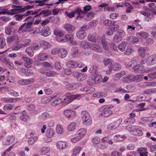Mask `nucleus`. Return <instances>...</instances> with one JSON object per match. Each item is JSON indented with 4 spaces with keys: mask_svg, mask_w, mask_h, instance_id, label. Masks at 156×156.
I'll return each instance as SVG.
<instances>
[{
    "mask_svg": "<svg viewBox=\"0 0 156 156\" xmlns=\"http://www.w3.org/2000/svg\"><path fill=\"white\" fill-rule=\"evenodd\" d=\"M146 62L149 66H152L156 63V55H152L149 56L146 60Z\"/></svg>",
    "mask_w": 156,
    "mask_h": 156,
    "instance_id": "6",
    "label": "nucleus"
},
{
    "mask_svg": "<svg viewBox=\"0 0 156 156\" xmlns=\"http://www.w3.org/2000/svg\"><path fill=\"white\" fill-rule=\"evenodd\" d=\"M54 34L56 36L62 37L64 34V33L63 31L61 30L56 28L54 31Z\"/></svg>",
    "mask_w": 156,
    "mask_h": 156,
    "instance_id": "34",
    "label": "nucleus"
},
{
    "mask_svg": "<svg viewBox=\"0 0 156 156\" xmlns=\"http://www.w3.org/2000/svg\"><path fill=\"white\" fill-rule=\"evenodd\" d=\"M62 99L60 98L56 99L53 101L51 103L52 106H55L62 102Z\"/></svg>",
    "mask_w": 156,
    "mask_h": 156,
    "instance_id": "49",
    "label": "nucleus"
},
{
    "mask_svg": "<svg viewBox=\"0 0 156 156\" xmlns=\"http://www.w3.org/2000/svg\"><path fill=\"white\" fill-rule=\"evenodd\" d=\"M24 15L23 14L19 13L16 14L14 16V17L16 21H20L25 18Z\"/></svg>",
    "mask_w": 156,
    "mask_h": 156,
    "instance_id": "36",
    "label": "nucleus"
},
{
    "mask_svg": "<svg viewBox=\"0 0 156 156\" xmlns=\"http://www.w3.org/2000/svg\"><path fill=\"white\" fill-rule=\"evenodd\" d=\"M87 77V75L86 73H79L77 78V80L79 81H82L84 80Z\"/></svg>",
    "mask_w": 156,
    "mask_h": 156,
    "instance_id": "38",
    "label": "nucleus"
},
{
    "mask_svg": "<svg viewBox=\"0 0 156 156\" xmlns=\"http://www.w3.org/2000/svg\"><path fill=\"white\" fill-rule=\"evenodd\" d=\"M23 47V43H18L13 47L12 48V49L13 51H18Z\"/></svg>",
    "mask_w": 156,
    "mask_h": 156,
    "instance_id": "40",
    "label": "nucleus"
},
{
    "mask_svg": "<svg viewBox=\"0 0 156 156\" xmlns=\"http://www.w3.org/2000/svg\"><path fill=\"white\" fill-rule=\"evenodd\" d=\"M118 34L115 35L113 38V41L116 43L122 40V37L120 34L118 32Z\"/></svg>",
    "mask_w": 156,
    "mask_h": 156,
    "instance_id": "45",
    "label": "nucleus"
},
{
    "mask_svg": "<svg viewBox=\"0 0 156 156\" xmlns=\"http://www.w3.org/2000/svg\"><path fill=\"white\" fill-rule=\"evenodd\" d=\"M34 18L29 16L26 18L24 21H28L27 23H24L19 28L18 30L19 32L23 33L26 32H30L32 30L33 22Z\"/></svg>",
    "mask_w": 156,
    "mask_h": 156,
    "instance_id": "1",
    "label": "nucleus"
},
{
    "mask_svg": "<svg viewBox=\"0 0 156 156\" xmlns=\"http://www.w3.org/2000/svg\"><path fill=\"white\" fill-rule=\"evenodd\" d=\"M31 41L30 39L27 38L23 39L22 42L23 43V44L24 47H27L29 45V43Z\"/></svg>",
    "mask_w": 156,
    "mask_h": 156,
    "instance_id": "60",
    "label": "nucleus"
},
{
    "mask_svg": "<svg viewBox=\"0 0 156 156\" xmlns=\"http://www.w3.org/2000/svg\"><path fill=\"white\" fill-rule=\"evenodd\" d=\"M133 75H126L123 78V81L126 83L131 82L133 81Z\"/></svg>",
    "mask_w": 156,
    "mask_h": 156,
    "instance_id": "22",
    "label": "nucleus"
},
{
    "mask_svg": "<svg viewBox=\"0 0 156 156\" xmlns=\"http://www.w3.org/2000/svg\"><path fill=\"white\" fill-rule=\"evenodd\" d=\"M76 37L80 39H83L86 37V34L84 31L79 30L76 33Z\"/></svg>",
    "mask_w": 156,
    "mask_h": 156,
    "instance_id": "20",
    "label": "nucleus"
},
{
    "mask_svg": "<svg viewBox=\"0 0 156 156\" xmlns=\"http://www.w3.org/2000/svg\"><path fill=\"white\" fill-rule=\"evenodd\" d=\"M34 50L32 46H30L26 48V52L29 56L32 57L34 55Z\"/></svg>",
    "mask_w": 156,
    "mask_h": 156,
    "instance_id": "26",
    "label": "nucleus"
},
{
    "mask_svg": "<svg viewBox=\"0 0 156 156\" xmlns=\"http://www.w3.org/2000/svg\"><path fill=\"white\" fill-rule=\"evenodd\" d=\"M122 119H119L116 122L109 124L107 126L108 129L110 130H112L115 129L119 126L122 122Z\"/></svg>",
    "mask_w": 156,
    "mask_h": 156,
    "instance_id": "5",
    "label": "nucleus"
},
{
    "mask_svg": "<svg viewBox=\"0 0 156 156\" xmlns=\"http://www.w3.org/2000/svg\"><path fill=\"white\" fill-rule=\"evenodd\" d=\"M91 43L85 41H83L80 43V46L83 49H90V46H91Z\"/></svg>",
    "mask_w": 156,
    "mask_h": 156,
    "instance_id": "18",
    "label": "nucleus"
},
{
    "mask_svg": "<svg viewBox=\"0 0 156 156\" xmlns=\"http://www.w3.org/2000/svg\"><path fill=\"white\" fill-rule=\"evenodd\" d=\"M51 10H43L40 13L36 15L34 17L37 18V17H40L41 16H48L51 14Z\"/></svg>",
    "mask_w": 156,
    "mask_h": 156,
    "instance_id": "17",
    "label": "nucleus"
},
{
    "mask_svg": "<svg viewBox=\"0 0 156 156\" xmlns=\"http://www.w3.org/2000/svg\"><path fill=\"white\" fill-rule=\"evenodd\" d=\"M48 57L47 54L44 53H40L37 56L38 59L41 61L45 60Z\"/></svg>",
    "mask_w": 156,
    "mask_h": 156,
    "instance_id": "23",
    "label": "nucleus"
},
{
    "mask_svg": "<svg viewBox=\"0 0 156 156\" xmlns=\"http://www.w3.org/2000/svg\"><path fill=\"white\" fill-rule=\"evenodd\" d=\"M65 115L68 118H71L75 115V112L71 110H67L64 111Z\"/></svg>",
    "mask_w": 156,
    "mask_h": 156,
    "instance_id": "21",
    "label": "nucleus"
},
{
    "mask_svg": "<svg viewBox=\"0 0 156 156\" xmlns=\"http://www.w3.org/2000/svg\"><path fill=\"white\" fill-rule=\"evenodd\" d=\"M64 131L62 126L60 124H58L56 126V131L58 133L62 134Z\"/></svg>",
    "mask_w": 156,
    "mask_h": 156,
    "instance_id": "47",
    "label": "nucleus"
},
{
    "mask_svg": "<svg viewBox=\"0 0 156 156\" xmlns=\"http://www.w3.org/2000/svg\"><path fill=\"white\" fill-rule=\"evenodd\" d=\"M92 142L94 144H98L100 142V139L99 137H95L92 139Z\"/></svg>",
    "mask_w": 156,
    "mask_h": 156,
    "instance_id": "58",
    "label": "nucleus"
},
{
    "mask_svg": "<svg viewBox=\"0 0 156 156\" xmlns=\"http://www.w3.org/2000/svg\"><path fill=\"white\" fill-rule=\"evenodd\" d=\"M1 101L7 103H15L20 99L19 98H3L1 99Z\"/></svg>",
    "mask_w": 156,
    "mask_h": 156,
    "instance_id": "14",
    "label": "nucleus"
},
{
    "mask_svg": "<svg viewBox=\"0 0 156 156\" xmlns=\"http://www.w3.org/2000/svg\"><path fill=\"white\" fill-rule=\"evenodd\" d=\"M82 148L81 147L79 146H77L75 147L73 150V154L76 155L77 154H79Z\"/></svg>",
    "mask_w": 156,
    "mask_h": 156,
    "instance_id": "55",
    "label": "nucleus"
},
{
    "mask_svg": "<svg viewBox=\"0 0 156 156\" xmlns=\"http://www.w3.org/2000/svg\"><path fill=\"white\" fill-rule=\"evenodd\" d=\"M34 82V80L33 78L28 79H24L19 80L18 83L21 85H27L33 83Z\"/></svg>",
    "mask_w": 156,
    "mask_h": 156,
    "instance_id": "10",
    "label": "nucleus"
},
{
    "mask_svg": "<svg viewBox=\"0 0 156 156\" xmlns=\"http://www.w3.org/2000/svg\"><path fill=\"white\" fill-rule=\"evenodd\" d=\"M14 108L13 105L12 104H7L4 106L3 109L5 111H9L12 109Z\"/></svg>",
    "mask_w": 156,
    "mask_h": 156,
    "instance_id": "48",
    "label": "nucleus"
},
{
    "mask_svg": "<svg viewBox=\"0 0 156 156\" xmlns=\"http://www.w3.org/2000/svg\"><path fill=\"white\" fill-rule=\"evenodd\" d=\"M38 139L37 136H34L32 138H30L28 141V143L29 145H32Z\"/></svg>",
    "mask_w": 156,
    "mask_h": 156,
    "instance_id": "51",
    "label": "nucleus"
},
{
    "mask_svg": "<svg viewBox=\"0 0 156 156\" xmlns=\"http://www.w3.org/2000/svg\"><path fill=\"white\" fill-rule=\"evenodd\" d=\"M144 69V66L141 64H138L135 66H133V69L136 71H139L143 70Z\"/></svg>",
    "mask_w": 156,
    "mask_h": 156,
    "instance_id": "32",
    "label": "nucleus"
},
{
    "mask_svg": "<svg viewBox=\"0 0 156 156\" xmlns=\"http://www.w3.org/2000/svg\"><path fill=\"white\" fill-rule=\"evenodd\" d=\"M133 81H140L143 79V75H137L134 76H133Z\"/></svg>",
    "mask_w": 156,
    "mask_h": 156,
    "instance_id": "43",
    "label": "nucleus"
},
{
    "mask_svg": "<svg viewBox=\"0 0 156 156\" xmlns=\"http://www.w3.org/2000/svg\"><path fill=\"white\" fill-rule=\"evenodd\" d=\"M74 38V36L72 34H67L65 35V39L66 41H70L71 40H73Z\"/></svg>",
    "mask_w": 156,
    "mask_h": 156,
    "instance_id": "52",
    "label": "nucleus"
},
{
    "mask_svg": "<svg viewBox=\"0 0 156 156\" xmlns=\"http://www.w3.org/2000/svg\"><path fill=\"white\" fill-rule=\"evenodd\" d=\"M76 122H71L68 126L67 129L69 131H72L76 129Z\"/></svg>",
    "mask_w": 156,
    "mask_h": 156,
    "instance_id": "30",
    "label": "nucleus"
},
{
    "mask_svg": "<svg viewBox=\"0 0 156 156\" xmlns=\"http://www.w3.org/2000/svg\"><path fill=\"white\" fill-rule=\"evenodd\" d=\"M146 147H140L137 149V151L140 156H147L148 152Z\"/></svg>",
    "mask_w": 156,
    "mask_h": 156,
    "instance_id": "16",
    "label": "nucleus"
},
{
    "mask_svg": "<svg viewBox=\"0 0 156 156\" xmlns=\"http://www.w3.org/2000/svg\"><path fill=\"white\" fill-rule=\"evenodd\" d=\"M80 84L78 83L70 84V86H69V89L73 90L76 89L80 86Z\"/></svg>",
    "mask_w": 156,
    "mask_h": 156,
    "instance_id": "53",
    "label": "nucleus"
},
{
    "mask_svg": "<svg viewBox=\"0 0 156 156\" xmlns=\"http://www.w3.org/2000/svg\"><path fill=\"white\" fill-rule=\"evenodd\" d=\"M114 21L106 20L104 21V24L106 26H111Z\"/></svg>",
    "mask_w": 156,
    "mask_h": 156,
    "instance_id": "63",
    "label": "nucleus"
},
{
    "mask_svg": "<svg viewBox=\"0 0 156 156\" xmlns=\"http://www.w3.org/2000/svg\"><path fill=\"white\" fill-rule=\"evenodd\" d=\"M72 56L73 58H76L78 56V49L77 47H74L72 49Z\"/></svg>",
    "mask_w": 156,
    "mask_h": 156,
    "instance_id": "35",
    "label": "nucleus"
},
{
    "mask_svg": "<svg viewBox=\"0 0 156 156\" xmlns=\"http://www.w3.org/2000/svg\"><path fill=\"white\" fill-rule=\"evenodd\" d=\"M56 145L59 149L62 150L65 149L68 146L67 143L62 141H58L56 143Z\"/></svg>",
    "mask_w": 156,
    "mask_h": 156,
    "instance_id": "15",
    "label": "nucleus"
},
{
    "mask_svg": "<svg viewBox=\"0 0 156 156\" xmlns=\"http://www.w3.org/2000/svg\"><path fill=\"white\" fill-rule=\"evenodd\" d=\"M114 107L113 105H108L102 106V112L99 115V116L107 117L112 114L113 112L111 109L113 108Z\"/></svg>",
    "mask_w": 156,
    "mask_h": 156,
    "instance_id": "2",
    "label": "nucleus"
},
{
    "mask_svg": "<svg viewBox=\"0 0 156 156\" xmlns=\"http://www.w3.org/2000/svg\"><path fill=\"white\" fill-rule=\"evenodd\" d=\"M90 49L98 53H101L103 52V49L101 46L98 44L94 43H91Z\"/></svg>",
    "mask_w": 156,
    "mask_h": 156,
    "instance_id": "7",
    "label": "nucleus"
},
{
    "mask_svg": "<svg viewBox=\"0 0 156 156\" xmlns=\"http://www.w3.org/2000/svg\"><path fill=\"white\" fill-rule=\"evenodd\" d=\"M127 43L126 42H123L118 45V47L119 50L121 51H123L125 50V48Z\"/></svg>",
    "mask_w": 156,
    "mask_h": 156,
    "instance_id": "31",
    "label": "nucleus"
},
{
    "mask_svg": "<svg viewBox=\"0 0 156 156\" xmlns=\"http://www.w3.org/2000/svg\"><path fill=\"white\" fill-rule=\"evenodd\" d=\"M66 66L68 67L75 68L77 67V63L75 61H69L66 63Z\"/></svg>",
    "mask_w": 156,
    "mask_h": 156,
    "instance_id": "25",
    "label": "nucleus"
},
{
    "mask_svg": "<svg viewBox=\"0 0 156 156\" xmlns=\"http://www.w3.org/2000/svg\"><path fill=\"white\" fill-rule=\"evenodd\" d=\"M63 27L69 33H72L76 29V27L74 26L69 23H66L63 26Z\"/></svg>",
    "mask_w": 156,
    "mask_h": 156,
    "instance_id": "9",
    "label": "nucleus"
},
{
    "mask_svg": "<svg viewBox=\"0 0 156 156\" xmlns=\"http://www.w3.org/2000/svg\"><path fill=\"white\" fill-rule=\"evenodd\" d=\"M98 68V65L97 64H94L90 68L89 70L90 73H95L96 72Z\"/></svg>",
    "mask_w": 156,
    "mask_h": 156,
    "instance_id": "56",
    "label": "nucleus"
},
{
    "mask_svg": "<svg viewBox=\"0 0 156 156\" xmlns=\"http://www.w3.org/2000/svg\"><path fill=\"white\" fill-rule=\"evenodd\" d=\"M41 33L42 36L47 37L51 34L49 28L48 26L43 27L41 30Z\"/></svg>",
    "mask_w": 156,
    "mask_h": 156,
    "instance_id": "13",
    "label": "nucleus"
},
{
    "mask_svg": "<svg viewBox=\"0 0 156 156\" xmlns=\"http://www.w3.org/2000/svg\"><path fill=\"white\" fill-rule=\"evenodd\" d=\"M54 134V131L53 129L52 128H49L47 129L46 132V136L48 138L52 137Z\"/></svg>",
    "mask_w": 156,
    "mask_h": 156,
    "instance_id": "29",
    "label": "nucleus"
},
{
    "mask_svg": "<svg viewBox=\"0 0 156 156\" xmlns=\"http://www.w3.org/2000/svg\"><path fill=\"white\" fill-rule=\"evenodd\" d=\"M112 23L111 26V27H110V30L114 31H116L119 28V26L118 24H114V21L112 22Z\"/></svg>",
    "mask_w": 156,
    "mask_h": 156,
    "instance_id": "54",
    "label": "nucleus"
},
{
    "mask_svg": "<svg viewBox=\"0 0 156 156\" xmlns=\"http://www.w3.org/2000/svg\"><path fill=\"white\" fill-rule=\"evenodd\" d=\"M58 74L56 72L54 71H51L47 72L46 73V75L47 76L52 77L57 76Z\"/></svg>",
    "mask_w": 156,
    "mask_h": 156,
    "instance_id": "57",
    "label": "nucleus"
},
{
    "mask_svg": "<svg viewBox=\"0 0 156 156\" xmlns=\"http://www.w3.org/2000/svg\"><path fill=\"white\" fill-rule=\"evenodd\" d=\"M86 131L87 130L86 129H81L77 132V133L78 136L82 138L84 136Z\"/></svg>",
    "mask_w": 156,
    "mask_h": 156,
    "instance_id": "39",
    "label": "nucleus"
},
{
    "mask_svg": "<svg viewBox=\"0 0 156 156\" xmlns=\"http://www.w3.org/2000/svg\"><path fill=\"white\" fill-rule=\"evenodd\" d=\"M21 58L25 62L24 65L25 66L28 68L31 67V65L33 63V60L31 58H29L24 56H22Z\"/></svg>",
    "mask_w": 156,
    "mask_h": 156,
    "instance_id": "8",
    "label": "nucleus"
},
{
    "mask_svg": "<svg viewBox=\"0 0 156 156\" xmlns=\"http://www.w3.org/2000/svg\"><path fill=\"white\" fill-rule=\"evenodd\" d=\"M95 13L91 12L89 13L86 15V17L85 18V20L88 21L91 20L94 16Z\"/></svg>",
    "mask_w": 156,
    "mask_h": 156,
    "instance_id": "46",
    "label": "nucleus"
},
{
    "mask_svg": "<svg viewBox=\"0 0 156 156\" xmlns=\"http://www.w3.org/2000/svg\"><path fill=\"white\" fill-rule=\"evenodd\" d=\"M149 78L151 79H154L156 78V71L151 73L149 74L148 75Z\"/></svg>",
    "mask_w": 156,
    "mask_h": 156,
    "instance_id": "64",
    "label": "nucleus"
},
{
    "mask_svg": "<svg viewBox=\"0 0 156 156\" xmlns=\"http://www.w3.org/2000/svg\"><path fill=\"white\" fill-rule=\"evenodd\" d=\"M49 114L47 112H45L43 113L41 115L39 116L40 119L43 120H44L48 119L49 117Z\"/></svg>",
    "mask_w": 156,
    "mask_h": 156,
    "instance_id": "42",
    "label": "nucleus"
},
{
    "mask_svg": "<svg viewBox=\"0 0 156 156\" xmlns=\"http://www.w3.org/2000/svg\"><path fill=\"white\" fill-rule=\"evenodd\" d=\"M133 132L134 134L136 136H140L143 134V133L141 130L136 129L133 130Z\"/></svg>",
    "mask_w": 156,
    "mask_h": 156,
    "instance_id": "59",
    "label": "nucleus"
},
{
    "mask_svg": "<svg viewBox=\"0 0 156 156\" xmlns=\"http://www.w3.org/2000/svg\"><path fill=\"white\" fill-rule=\"evenodd\" d=\"M96 36V33L94 32L92 34H90L88 36V40L92 42H96L95 37Z\"/></svg>",
    "mask_w": 156,
    "mask_h": 156,
    "instance_id": "27",
    "label": "nucleus"
},
{
    "mask_svg": "<svg viewBox=\"0 0 156 156\" xmlns=\"http://www.w3.org/2000/svg\"><path fill=\"white\" fill-rule=\"evenodd\" d=\"M81 114L83 123L87 125H90L92 120L89 113L86 111H82Z\"/></svg>",
    "mask_w": 156,
    "mask_h": 156,
    "instance_id": "4",
    "label": "nucleus"
},
{
    "mask_svg": "<svg viewBox=\"0 0 156 156\" xmlns=\"http://www.w3.org/2000/svg\"><path fill=\"white\" fill-rule=\"evenodd\" d=\"M92 9L91 6L90 5H87L83 7V13L87 12L91 10Z\"/></svg>",
    "mask_w": 156,
    "mask_h": 156,
    "instance_id": "62",
    "label": "nucleus"
},
{
    "mask_svg": "<svg viewBox=\"0 0 156 156\" xmlns=\"http://www.w3.org/2000/svg\"><path fill=\"white\" fill-rule=\"evenodd\" d=\"M73 12L74 13V15L76 14L78 15V17L79 16H80L81 14H83L84 13L83 11L82 10L80 7L75 8L74 10V11Z\"/></svg>",
    "mask_w": 156,
    "mask_h": 156,
    "instance_id": "44",
    "label": "nucleus"
},
{
    "mask_svg": "<svg viewBox=\"0 0 156 156\" xmlns=\"http://www.w3.org/2000/svg\"><path fill=\"white\" fill-rule=\"evenodd\" d=\"M148 50L149 48L147 47H141L138 49L137 51L139 55L142 58H143L145 56L146 52Z\"/></svg>",
    "mask_w": 156,
    "mask_h": 156,
    "instance_id": "11",
    "label": "nucleus"
},
{
    "mask_svg": "<svg viewBox=\"0 0 156 156\" xmlns=\"http://www.w3.org/2000/svg\"><path fill=\"white\" fill-rule=\"evenodd\" d=\"M102 80L101 76L100 75H97L95 76L93 80H92L94 81V82L96 83H99Z\"/></svg>",
    "mask_w": 156,
    "mask_h": 156,
    "instance_id": "41",
    "label": "nucleus"
},
{
    "mask_svg": "<svg viewBox=\"0 0 156 156\" xmlns=\"http://www.w3.org/2000/svg\"><path fill=\"white\" fill-rule=\"evenodd\" d=\"M126 138V136L122 135L121 136L119 135H115L114 137V140L117 141H122Z\"/></svg>",
    "mask_w": 156,
    "mask_h": 156,
    "instance_id": "37",
    "label": "nucleus"
},
{
    "mask_svg": "<svg viewBox=\"0 0 156 156\" xmlns=\"http://www.w3.org/2000/svg\"><path fill=\"white\" fill-rule=\"evenodd\" d=\"M67 54V51L64 48H61L59 49L58 55L61 58L65 57Z\"/></svg>",
    "mask_w": 156,
    "mask_h": 156,
    "instance_id": "19",
    "label": "nucleus"
},
{
    "mask_svg": "<svg viewBox=\"0 0 156 156\" xmlns=\"http://www.w3.org/2000/svg\"><path fill=\"white\" fill-rule=\"evenodd\" d=\"M70 94V93L68 92L65 95L66 97L62 101L63 104H68L74 99H78L80 96V95L78 94Z\"/></svg>",
    "mask_w": 156,
    "mask_h": 156,
    "instance_id": "3",
    "label": "nucleus"
},
{
    "mask_svg": "<svg viewBox=\"0 0 156 156\" xmlns=\"http://www.w3.org/2000/svg\"><path fill=\"white\" fill-rule=\"evenodd\" d=\"M19 40V37L16 34L13 35V36H10L7 38V42L8 43H11L12 42H17Z\"/></svg>",
    "mask_w": 156,
    "mask_h": 156,
    "instance_id": "12",
    "label": "nucleus"
},
{
    "mask_svg": "<svg viewBox=\"0 0 156 156\" xmlns=\"http://www.w3.org/2000/svg\"><path fill=\"white\" fill-rule=\"evenodd\" d=\"M136 35L139 38L145 39L148 36V34L147 33L144 32H138L136 33Z\"/></svg>",
    "mask_w": 156,
    "mask_h": 156,
    "instance_id": "24",
    "label": "nucleus"
},
{
    "mask_svg": "<svg viewBox=\"0 0 156 156\" xmlns=\"http://www.w3.org/2000/svg\"><path fill=\"white\" fill-rule=\"evenodd\" d=\"M5 39V38L2 37L0 38V48H3L5 46H6Z\"/></svg>",
    "mask_w": 156,
    "mask_h": 156,
    "instance_id": "50",
    "label": "nucleus"
},
{
    "mask_svg": "<svg viewBox=\"0 0 156 156\" xmlns=\"http://www.w3.org/2000/svg\"><path fill=\"white\" fill-rule=\"evenodd\" d=\"M41 47L43 48L44 49H47L50 47V44L48 42L45 41H41Z\"/></svg>",
    "mask_w": 156,
    "mask_h": 156,
    "instance_id": "28",
    "label": "nucleus"
},
{
    "mask_svg": "<svg viewBox=\"0 0 156 156\" xmlns=\"http://www.w3.org/2000/svg\"><path fill=\"white\" fill-rule=\"evenodd\" d=\"M102 44L103 48L106 51L108 50L109 47L107 42L105 41H102Z\"/></svg>",
    "mask_w": 156,
    "mask_h": 156,
    "instance_id": "61",
    "label": "nucleus"
},
{
    "mask_svg": "<svg viewBox=\"0 0 156 156\" xmlns=\"http://www.w3.org/2000/svg\"><path fill=\"white\" fill-rule=\"evenodd\" d=\"M112 69L115 71H118L120 70L121 68V65L117 62L114 63L112 65Z\"/></svg>",
    "mask_w": 156,
    "mask_h": 156,
    "instance_id": "33",
    "label": "nucleus"
}]
</instances>
